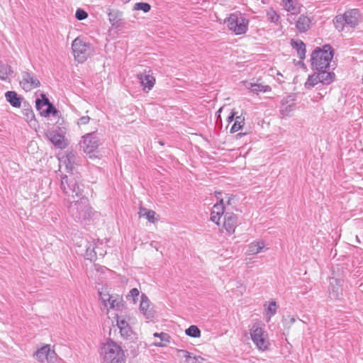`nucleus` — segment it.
<instances>
[{
  "label": "nucleus",
  "instance_id": "obj_1",
  "mask_svg": "<svg viewBox=\"0 0 363 363\" xmlns=\"http://www.w3.org/2000/svg\"><path fill=\"white\" fill-rule=\"evenodd\" d=\"M67 213L76 222L89 220L92 216V208L87 197L81 196L74 199L65 201Z\"/></svg>",
  "mask_w": 363,
  "mask_h": 363
},
{
  "label": "nucleus",
  "instance_id": "obj_2",
  "mask_svg": "<svg viewBox=\"0 0 363 363\" xmlns=\"http://www.w3.org/2000/svg\"><path fill=\"white\" fill-rule=\"evenodd\" d=\"M102 363H125V356L121 346L111 339L102 343L100 347Z\"/></svg>",
  "mask_w": 363,
  "mask_h": 363
},
{
  "label": "nucleus",
  "instance_id": "obj_3",
  "mask_svg": "<svg viewBox=\"0 0 363 363\" xmlns=\"http://www.w3.org/2000/svg\"><path fill=\"white\" fill-rule=\"evenodd\" d=\"M60 189L67 197L65 201L83 196V184L80 178L73 173L62 177Z\"/></svg>",
  "mask_w": 363,
  "mask_h": 363
},
{
  "label": "nucleus",
  "instance_id": "obj_4",
  "mask_svg": "<svg viewBox=\"0 0 363 363\" xmlns=\"http://www.w3.org/2000/svg\"><path fill=\"white\" fill-rule=\"evenodd\" d=\"M333 54L334 50L330 45L316 48L311 55V68L314 70L329 69Z\"/></svg>",
  "mask_w": 363,
  "mask_h": 363
},
{
  "label": "nucleus",
  "instance_id": "obj_5",
  "mask_svg": "<svg viewBox=\"0 0 363 363\" xmlns=\"http://www.w3.org/2000/svg\"><path fill=\"white\" fill-rule=\"evenodd\" d=\"M250 336L253 343L260 351H266L270 345L268 333L258 324H254L250 330Z\"/></svg>",
  "mask_w": 363,
  "mask_h": 363
},
{
  "label": "nucleus",
  "instance_id": "obj_6",
  "mask_svg": "<svg viewBox=\"0 0 363 363\" xmlns=\"http://www.w3.org/2000/svg\"><path fill=\"white\" fill-rule=\"evenodd\" d=\"M248 20L240 14L232 13L225 20L230 30L236 35H242L246 33L248 27Z\"/></svg>",
  "mask_w": 363,
  "mask_h": 363
},
{
  "label": "nucleus",
  "instance_id": "obj_7",
  "mask_svg": "<svg viewBox=\"0 0 363 363\" xmlns=\"http://www.w3.org/2000/svg\"><path fill=\"white\" fill-rule=\"evenodd\" d=\"M72 49L75 60L78 62L82 63L89 56L90 44L77 37L72 41Z\"/></svg>",
  "mask_w": 363,
  "mask_h": 363
},
{
  "label": "nucleus",
  "instance_id": "obj_8",
  "mask_svg": "<svg viewBox=\"0 0 363 363\" xmlns=\"http://www.w3.org/2000/svg\"><path fill=\"white\" fill-rule=\"evenodd\" d=\"M48 139L56 147L60 149H65L67 146V141L65 138V131L62 128H57L48 130L46 133Z\"/></svg>",
  "mask_w": 363,
  "mask_h": 363
},
{
  "label": "nucleus",
  "instance_id": "obj_9",
  "mask_svg": "<svg viewBox=\"0 0 363 363\" xmlns=\"http://www.w3.org/2000/svg\"><path fill=\"white\" fill-rule=\"evenodd\" d=\"M295 101V97L292 95H288L280 101L279 107L280 118H286L292 116L296 107Z\"/></svg>",
  "mask_w": 363,
  "mask_h": 363
},
{
  "label": "nucleus",
  "instance_id": "obj_10",
  "mask_svg": "<svg viewBox=\"0 0 363 363\" xmlns=\"http://www.w3.org/2000/svg\"><path fill=\"white\" fill-rule=\"evenodd\" d=\"M99 146V139L96 136V132L87 133L82 137L80 142V147L86 153H92Z\"/></svg>",
  "mask_w": 363,
  "mask_h": 363
},
{
  "label": "nucleus",
  "instance_id": "obj_11",
  "mask_svg": "<svg viewBox=\"0 0 363 363\" xmlns=\"http://www.w3.org/2000/svg\"><path fill=\"white\" fill-rule=\"evenodd\" d=\"M79 249L76 250L77 254L84 256L86 259L94 260L96 258L94 245L87 240L82 239L79 242L76 243Z\"/></svg>",
  "mask_w": 363,
  "mask_h": 363
},
{
  "label": "nucleus",
  "instance_id": "obj_12",
  "mask_svg": "<svg viewBox=\"0 0 363 363\" xmlns=\"http://www.w3.org/2000/svg\"><path fill=\"white\" fill-rule=\"evenodd\" d=\"M34 358L40 362L55 363L57 359V354L55 350L50 349V345H45L38 349L34 354Z\"/></svg>",
  "mask_w": 363,
  "mask_h": 363
},
{
  "label": "nucleus",
  "instance_id": "obj_13",
  "mask_svg": "<svg viewBox=\"0 0 363 363\" xmlns=\"http://www.w3.org/2000/svg\"><path fill=\"white\" fill-rule=\"evenodd\" d=\"M21 80L20 84L26 91L39 87L40 82L34 74L29 72H23L21 74Z\"/></svg>",
  "mask_w": 363,
  "mask_h": 363
},
{
  "label": "nucleus",
  "instance_id": "obj_14",
  "mask_svg": "<svg viewBox=\"0 0 363 363\" xmlns=\"http://www.w3.org/2000/svg\"><path fill=\"white\" fill-rule=\"evenodd\" d=\"M216 197L219 200V202L214 204L211 213L210 219L216 224L219 225L220 217L224 214L225 204L224 199L221 198L220 192H216Z\"/></svg>",
  "mask_w": 363,
  "mask_h": 363
},
{
  "label": "nucleus",
  "instance_id": "obj_15",
  "mask_svg": "<svg viewBox=\"0 0 363 363\" xmlns=\"http://www.w3.org/2000/svg\"><path fill=\"white\" fill-rule=\"evenodd\" d=\"M140 310L145 319L147 320H153L155 311H154L153 307L151 306L148 297L145 294L141 295Z\"/></svg>",
  "mask_w": 363,
  "mask_h": 363
},
{
  "label": "nucleus",
  "instance_id": "obj_16",
  "mask_svg": "<svg viewBox=\"0 0 363 363\" xmlns=\"http://www.w3.org/2000/svg\"><path fill=\"white\" fill-rule=\"evenodd\" d=\"M238 225V218L237 215L232 212H226L224 214L223 228L226 233L233 235Z\"/></svg>",
  "mask_w": 363,
  "mask_h": 363
},
{
  "label": "nucleus",
  "instance_id": "obj_17",
  "mask_svg": "<svg viewBox=\"0 0 363 363\" xmlns=\"http://www.w3.org/2000/svg\"><path fill=\"white\" fill-rule=\"evenodd\" d=\"M150 70L147 72H144L143 73L138 74L137 75L143 90L147 92L151 90L155 84V79L152 74H150Z\"/></svg>",
  "mask_w": 363,
  "mask_h": 363
},
{
  "label": "nucleus",
  "instance_id": "obj_18",
  "mask_svg": "<svg viewBox=\"0 0 363 363\" xmlns=\"http://www.w3.org/2000/svg\"><path fill=\"white\" fill-rule=\"evenodd\" d=\"M343 16L345 19L346 25L350 28H355L359 22L360 13L358 9H350L345 12Z\"/></svg>",
  "mask_w": 363,
  "mask_h": 363
},
{
  "label": "nucleus",
  "instance_id": "obj_19",
  "mask_svg": "<svg viewBox=\"0 0 363 363\" xmlns=\"http://www.w3.org/2000/svg\"><path fill=\"white\" fill-rule=\"evenodd\" d=\"M77 160V153L75 152H69L65 156L62 157L60 159V166L62 164L65 166L67 172L72 173V171L74 168Z\"/></svg>",
  "mask_w": 363,
  "mask_h": 363
},
{
  "label": "nucleus",
  "instance_id": "obj_20",
  "mask_svg": "<svg viewBox=\"0 0 363 363\" xmlns=\"http://www.w3.org/2000/svg\"><path fill=\"white\" fill-rule=\"evenodd\" d=\"M342 281L341 279H338L334 277L330 278V289L329 294L331 298L337 299L340 298V296L342 294Z\"/></svg>",
  "mask_w": 363,
  "mask_h": 363
},
{
  "label": "nucleus",
  "instance_id": "obj_21",
  "mask_svg": "<svg viewBox=\"0 0 363 363\" xmlns=\"http://www.w3.org/2000/svg\"><path fill=\"white\" fill-rule=\"evenodd\" d=\"M245 88L255 94H259L260 92L265 93L272 90L271 87L268 85H264L258 83H252L245 81L243 82Z\"/></svg>",
  "mask_w": 363,
  "mask_h": 363
},
{
  "label": "nucleus",
  "instance_id": "obj_22",
  "mask_svg": "<svg viewBox=\"0 0 363 363\" xmlns=\"http://www.w3.org/2000/svg\"><path fill=\"white\" fill-rule=\"evenodd\" d=\"M116 325L120 330V333L122 337H128L132 334V330L128 323L125 320L121 318L117 315Z\"/></svg>",
  "mask_w": 363,
  "mask_h": 363
},
{
  "label": "nucleus",
  "instance_id": "obj_23",
  "mask_svg": "<svg viewBox=\"0 0 363 363\" xmlns=\"http://www.w3.org/2000/svg\"><path fill=\"white\" fill-rule=\"evenodd\" d=\"M328 69H322L320 70H315L320 78V82L323 84L328 85L331 84L335 79V74L333 72H329Z\"/></svg>",
  "mask_w": 363,
  "mask_h": 363
},
{
  "label": "nucleus",
  "instance_id": "obj_24",
  "mask_svg": "<svg viewBox=\"0 0 363 363\" xmlns=\"http://www.w3.org/2000/svg\"><path fill=\"white\" fill-rule=\"evenodd\" d=\"M311 20L305 15H301L296 22V28L300 33L306 32L311 26Z\"/></svg>",
  "mask_w": 363,
  "mask_h": 363
},
{
  "label": "nucleus",
  "instance_id": "obj_25",
  "mask_svg": "<svg viewBox=\"0 0 363 363\" xmlns=\"http://www.w3.org/2000/svg\"><path fill=\"white\" fill-rule=\"evenodd\" d=\"M6 101L13 106L19 108L21 104V98L14 91H8L5 93Z\"/></svg>",
  "mask_w": 363,
  "mask_h": 363
},
{
  "label": "nucleus",
  "instance_id": "obj_26",
  "mask_svg": "<svg viewBox=\"0 0 363 363\" xmlns=\"http://www.w3.org/2000/svg\"><path fill=\"white\" fill-rule=\"evenodd\" d=\"M291 46L294 48L301 60H303L306 57V45L301 40H291Z\"/></svg>",
  "mask_w": 363,
  "mask_h": 363
},
{
  "label": "nucleus",
  "instance_id": "obj_27",
  "mask_svg": "<svg viewBox=\"0 0 363 363\" xmlns=\"http://www.w3.org/2000/svg\"><path fill=\"white\" fill-rule=\"evenodd\" d=\"M265 248V243L263 240H257L248 245L247 253L256 255L261 252Z\"/></svg>",
  "mask_w": 363,
  "mask_h": 363
},
{
  "label": "nucleus",
  "instance_id": "obj_28",
  "mask_svg": "<svg viewBox=\"0 0 363 363\" xmlns=\"http://www.w3.org/2000/svg\"><path fill=\"white\" fill-rule=\"evenodd\" d=\"M113 298H110L109 301H107V307H106L108 310L113 309L116 311H120L122 309L123 306V299L118 295H113Z\"/></svg>",
  "mask_w": 363,
  "mask_h": 363
},
{
  "label": "nucleus",
  "instance_id": "obj_29",
  "mask_svg": "<svg viewBox=\"0 0 363 363\" xmlns=\"http://www.w3.org/2000/svg\"><path fill=\"white\" fill-rule=\"evenodd\" d=\"M283 2L285 9L291 14L300 12L299 4L296 0H283Z\"/></svg>",
  "mask_w": 363,
  "mask_h": 363
},
{
  "label": "nucleus",
  "instance_id": "obj_30",
  "mask_svg": "<svg viewBox=\"0 0 363 363\" xmlns=\"http://www.w3.org/2000/svg\"><path fill=\"white\" fill-rule=\"evenodd\" d=\"M184 353V363H203L204 359L201 356L194 355L186 350L182 351Z\"/></svg>",
  "mask_w": 363,
  "mask_h": 363
},
{
  "label": "nucleus",
  "instance_id": "obj_31",
  "mask_svg": "<svg viewBox=\"0 0 363 363\" xmlns=\"http://www.w3.org/2000/svg\"><path fill=\"white\" fill-rule=\"evenodd\" d=\"M155 214L156 213L154 211L147 209L143 207H140L138 212L139 217H145L148 221L151 223L155 222Z\"/></svg>",
  "mask_w": 363,
  "mask_h": 363
},
{
  "label": "nucleus",
  "instance_id": "obj_32",
  "mask_svg": "<svg viewBox=\"0 0 363 363\" xmlns=\"http://www.w3.org/2000/svg\"><path fill=\"white\" fill-rule=\"evenodd\" d=\"M320 82V78L318 75L317 72L313 73L311 75H309L307 81L305 83V87L306 89H311L312 87L315 86L316 84H318Z\"/></svg>",
  "mask_w": 363,
  "mask_h": 363
},
{
  "label": "nucleus",
  "instance_id": "obj_33",
  "mask_svg": "<svg viewBox=\"0 0 363 363\" xmlns=\"http://www.w3.org/2000/svg\"><path fill=\"white\" fill-rule=\"evenodd\" d=\"M13 72L10 66L6 64L0 63V79L6 80Z\"/></svg>",
  "mask_w": 363,
  "mask_h": 363
},
{
  "label": "nucleus",
  "instance_id": "obj_34",
  "mask_svg": "<svg viewBox=\"0 0 363 363\" xmlns=\"http://www.w3.org/2000/svg\"><path fill=\"white\" fill-rule=\"evenodd\" d=\"M235 121L230 128V133H233L240 130L245 124V118L242 116L235 117Z\"/></svg>",
  "mask_w": 363,
  "mask_h": 363
},
{
  "label": "nucleus",
  "instance_id": "obj_35",
  "mask_svg": "<svg viewBox=\"0 0 363 363\" xmlns=\"http://www.w3.org/2000/svg\"><path fill=\"white\" fill-rule=\"evenodd\" d=\"M334 24L336 29H337L339 31H342L345 28V26H347L343 15L337 16L335 18Z\"/></svg>",
  "mask_w": 363,
  "mask_h": 363
},
{
  "label": "nucleus",
  "instance_id": "obj_36",
  "mask_svg": "<svg viewBox=\"0 0 363 363\" xmlns=\"http://www.w3.org/2000/svg\"><path fill=\"white\" fill-rule=\"evenodd\" d=\"M186 335L191 337H199L201 336V330L196 325H191L185 330Z\"/></svg>",
  "mask_w": 363,
  "mask_h": 363
},
{
  "label": "nucleus",
  "instance_id": "obj_37",
  "mask_svg": "<svg viewBox=\"0 0 363 363\" xmlns=\"http://www.w3.org/2000/svg\"><path fill=\"white\" fill-rule=\"evenodd\" d=\"M41 96L42 99H38L35 101L36 108L38 111H41L43 106H48V104H51L45 94H42Z\"/></svg>",
  "mask_w": 363,
  "mask_h": 363
},
{
  "label": "nucleus",
  "instance_id": "obj_38",
  "mask_svg": "<svg viewBox=\"0 0 363 363\" xmlns=\"http://www.w3.org/2000/svg\"><path fill=\"white\" fill-rule=\"evenodd\" d=\"M46 106L47 108L45 109L42 108V110L40 111L41 116L47 117L51 113H52L53 115L57 113L58 111L52 104H48V106Z\"/></svg>",
  "mask_w": 363,
  "mask_h": 363
},
{
  "label": "nucleus",
  "instance_id": "obj_39",
  "mask_svg": "<svg viewBox=\"0 0 363 363\" xmlns=\"http://www.w3.org/2000/svg\"><path fill=\"white\" fill-rule=\"evenodd\" d=\"M160 342H154V345L157 347H164L166 345L164 342H169L170 336L166 333H160Z\"/></svg>",
  "mask_w": 363,
  "mask_h": 363
},
{
  "label": "nucleus",
  "instance_id": "obj_40",
  "mask_svg": "<svg viewBox=\"0 0 363 363\" xmlns=\"http://www.w3.org/2000/svg\"><path fill=\"white\" fill-rule=\"evenodd\" d=\"M99 299L101 301L104 307H107V301H110V298H113V294H110L108 292L105 291H100L99 292Z\"/></svg>",
  "mask_w": 363,
  "mask_h": 363
},
{
  "label": "nucleus",
  "instance_id": "obj_41",
  "mask_svg": "<svg viewBox=\"0 0 363 363\" xmlns=\"http://www.w3.org/2000/svg\"><path fill=\"white\" fill-rule=\"evenodd\" d=\"M151 9V6L146 2H138L135 4L134 10L136 11H143L145 13L150 11Z\"/></svg>",
  "mask_w": 363,
  "mask_h": 363
},
{
  "label": "nucleus",
  "instance_id": "obj_42",
  "mask_svg": "<svg viewBox=\"0 0 363 363\" xmlns=\"http://www.w3.org/2000/svg\"><path fill=\"white\" fill-rule=\"evenodd\" d=\"M267 18L268 21H269L272 23H277L279 20V16L272 9L267 11Z\"/></svg>",
  "mask_w": 363,
  "mask_h": 363
},
{
  "label": "nucleus",
  "instance_id": "obj_43",
  "mask_svg": "<svg viewBox=\"0 0 363 363\" xmlns=\"http://www.w3.org/2000/svg\"><path fill=\"white\" fill-rule=\"evenodd\" d=\"M140 294V291L138 289L133 288L132 289L129 293L126 295L127 300H132L133 303H135L138 300V297Z\"/></svg>",
  "mask_w": 363,
  "mask_h": 363
},
{
  "label": "nucleus",
  "instance_id": "obj_44",
  "mask_svg": "<svg viewBox=\"0 0 363 363\" xmlns=\"http://www.w3.org/2000/svg\"><path fill=\"white\" fill-rule=\"evenodd\" d=\"M107 14L108 16V19H109V21H110L111 24L113 26H116L118 23V22L117 13H114V12H112L111 9H108Z\"/></svg>",
  "mask_w": 363,
  "mask_h": 363
},
{
  "label": "nucleus",
  "instance_id": "obj_45",
  "mask_svg": "<svg viewBox=\"0 0 363 363\" xmlns=\"http://www.w3.org/2000/svg\"><path fill=\"white\" fill-rule=\"evenodd\" d=\"M75 17L77 20L82 21L88 17V13L84 10L78 9L75 13Z\"/></svg>",
  "mask_w": 363,
  "mask_h": 363
},
{
  "label": "nucleus",
  "instance_id": "obj_46",
  "mask_svg": "<svg viewBox=\"0 0 363 363\" xmlns=\"http://www.w3.org/2000/svg\"><path fill=\"white\" fill-rule=\"evenodd\" d=\"M277 312V303L275 301L269 303L267 307V313H269L270 316L274 315Z\"/></svg>",
  "mask_w": 363,
  "mask_h": 363
},
{
  "label": "nucleus",
  "instance_id": "obj_47",
  "mask_svg": "<svg viewBox=\"0 0 363 363\" xmlns=\"http://www.w3.org/2000/svg\"><path fill=\"white\" fill-rule=\"evenodd\" d=\"M91 118L88 116H82L78 119L77 124L79 125L88 124Z\"/></svg>",
  "mask_w": 363,
  "mask_h": 363
},
{
  "label": "nucleus",
  "instance_id": "obj_48",
  "mask_svg": "<svg viewBox=\"0 0 363 363\" xmlns=\"http://www.w3.org/2000/svg\"><path fill=\"white\" fill-rule=\"evenodd\" d=\"M236 117V113L235 111H232L230 114L228 116L227 118V121L228 123L232 122L234 119H235Z\"/></svg>",
  "mask_w": 363,
  "mask_h": 363
},
{
  "label": "nucleus",
  "instance_id": "obj_49",
  "mask_svg": "<svg viewBox=\"0 0 363 363\" xmlns=\"http://www.w3.org/2000/svg\"><path fill=\"white\" fill-rule=\"evenodd\" d=\"M234 198L233 195H226L225 199L227 204L230 205L231 200Z\"/></svg>",
  "mask_w": 363,
  "mask_h": 363
},
{
  "label": "nucleus",
  "instance_id": "obj_50",
  "mask_svg": "<svg viewBox=\"0 0 363 363\" xmlns=\"http://www.w3.org/2000/svg\"><path fill=\"white\" fill-rule=\"evenodd\" d=\"M296 318L294 317H290L289 324L292 325L295 323Z\"/></svg>",
  "mask_w": 363,
  "mask_h": 363
},
{
  "label": "nucleus",
  "instance_id": "obj_51",
  "mask_svg": "<svg viewBox=\"0 0 363 363\" xmlns=\"http://www.w3.org/2000/svg\"><path fill=\"white\" fill-rule=\"evenodd\" d=\"M27 116L28 118L30 116L31 118H33L34 117V115L33 114V111H30L29 113H28L27 114Z\"/></svg>",
  "mask_w": 363,
  "mask_h": 363
},
{
  "label": "nucleus",
  "instance_id": "obj_52",
  "mask_svg": "<svg viewBox=\"0 0 363 363\" xmlns=\"http://www.w3.org/2000/svg\"><path fill=\"white\" fill-rule=\"evenodd\" d=\"M155 243V242H152L150 243V245L153 247H155L157 250H158L157 247H156V245H154V244Z\"/></svg>",
  "mask_w": 363,
  "mask_h": 363
},
{
  "label": "nucleus",
  "instance_id": "obj_53",
  "mask_svg": "<svg viewBox=\"0 0 363 363\" xmlns=\"http://www.w3.org/2000/svg\"><path fill=\"white\" fill-rule=\"evenodd\" d=\"M245 135V133H238V134L237 135V137H238V138H240L242 135Z\"/></svg>",
  "mask_w": 363,
  "mask_h": 363
},
{
  "label": "nucleus",
  "instance_id": "obj_54",
  "mask_svg": "<svg viewBox=\"0 0 363 363\" xmlns=\"http://www.w3.org/2000/svg\"><path fill=\"white\" fill-rule=\"evenodd\" d=\"M154 335L155 337H160V333H154V335Z\"/></svg>",
  "mask_w": 363,
  "mask_h": 363
},
{
  "label": "nucleus",
  "instance_id": "obj_55",
  "mask_svg": "<svg viewBox=\"0 0 363 363\" xmlns=\"http://www.w3.org/2000/svg\"><path fill=\"white\" fill-rule=\"evenodd\" d=\"M356 240H357V242L360 243V240L357 235L356 236Z\"/></svg>",
  "mask_w": 363,
  "mask_h": 363
}]
</instances>
